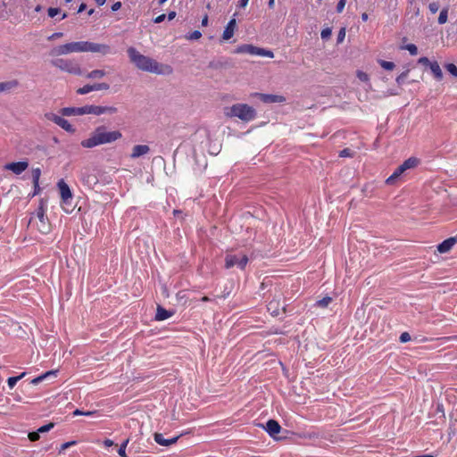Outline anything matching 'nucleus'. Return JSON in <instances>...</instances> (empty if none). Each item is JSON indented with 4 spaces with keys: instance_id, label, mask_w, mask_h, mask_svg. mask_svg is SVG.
<instances>
[{
    "instance_id": "nucleus-48",
    "label": "nucleus",
    "mask_w": 457,
    "mask_h": 457,
    "mask_svg": "<svg viewBox=\"0 0 457 457\" xmlns=\"http://www.w3.org/2000/svg\"><path fill=\"white\" fill-rule=\"evenodd\" d=\"M29 438L30 441H37L39 439V433L37 431H35V432H30L29 434Z\"/></svg>"
},
{
    "instance_id": "nucleus-50",
    "label": "nucleus",
    "mask_w": 457,
    "mask_h": 457,
    "mask_svg": "<svg viewBox=\"0 0 457 457\" xmlns=\"http://www.w3.org/2000/svg\"><path fill=\"white\" fill-rule=\"evenodd\" d=\"M351 155H352L351 150H350V149H347V148H345V149L342 150V151L340 152V154H339V156H340V157H349V156H351Z\"/></svg>"
},
{
    "instance_id": "nucleus-58",
    "label": "nucleus",
    "mask_w": 457,
    "mask_h": 457,
    "mask_svg": "<svg viewBox=\"0 0 457 457\" xmlns=\"http://www.w3.org/2000/svg\"><path fill=\"white\" fill-rule=\"evenodd\" d=\"M104 444L105 446H112L113 445V442L110 439H106Z\"/></svg>"
},
{
    "instance_id": "nucleus-55",
    "label": "nucleus",
    "mask_w": 457,
    "mask_h": 457,
    "mask_svg": "<svg viewBox=\"0 0 457 457\" xmlns=\"http://www.w3.org/2000/svg\"><path fill=\"white\" fill-rule=\"evenodd\" d=\"M120 7H121V4H120V2H116V3H114V4L112 5V10L113 12H116V11H118Z\"/></svg>"
},
{
    "instance_id": "nucleus-14",
    "label": "nucleus",
    "mask_w": 457,
    "mask_h": 457,
    "mask_svg": "<svg viewBox=\"0 0 457 457\" xmlns=\"http://www.w3.org/2000/svg\"><path fill=\"white\" fill-rule=\"evenodd\" d=\"M264 429L268 432V434L274 437L280 432L281 427L278 421L274 420H270L267 421Z\"/></svg>"
},
{
    "instance_id": "nucleus-28",
    "label": "nucleus",
    "mask_w": 457,
    "mask_h": 457,
    "mask_svg": "<svg viewBox=\"0 0 457 457\" xmlns=\"http://www.w3.org/2000/svg\"><path fill=\"white\" fill-rule=\"evenodd\" d=\"M25 372L21 373L20 376L17 377H11L8 378V386L10 388H13L16 383L22 378L25 376Z\"/></svg>"
},
{
    "instance_id": "nucleus-61",
    "label": "nucleus",
    "mask_w": 457,
    "mask_h": 457,
    "mask_svg": "<svg viewBox=\"0 0 457 457\" xmlns=\"http://www.w3.org/2000/svg\"><path fill=\"white\" fill-rule=\"evenodd\" d=\"M86 9V4H81L79 7L78 12H82Z\"/></svg>"
},
{
    "instance_id": "nucleus-44",
    "label": "nucleus",
    "mask_w": 457,
    "mask_h": 457,
    "mask_svg": "<svg viewBox=\"0 0 457 457\" xmlns=\"http://www.w3.org/2000/svg\"><path fill=\"white\" fill-rule=\"evenodd\" d=\"M428 9L432 13H436L439 9L438 4L436 2L430 3L428 5Z\"/></svg>"
},
{
    "instance_id": "nucleus-11",
    "label": "nucleus",
    "mask_w": 457,
    "mask_h": 457,
    "mask_svg": "<svg viewBox=\"0 0 457 457\" xmlns=\"http://www.w3.org/2000/svg\"><path fill=\"white\" fill-rule=\"evenodd\" d=\"M28 167H29V163H28V162H25V161L17 162H10L5 165L6 170H11L14 174H17V175H19V174L22 173L24 170H26Z\"/></svg>"
},
{
    "instance_id": "nucleus-21",
    "label": "nucleus",
    "mask_w": 457,
    "mask_h": 457,
    "mask_svg": "<svg viewBox=\"0 0 457 457\" xmlns=\"http://www.w3.org/2000/svg\"><path fill=\"white\" fill-rule=\"evenodd\" d=\"M430 71L431 72L433 73L434 77L437 79V80H441L443 79V72H442V70L439 66V64L436 62H433L430 66Z\"/></svg>"
},
{
    "instance_id": "nucleus-8",
    "label": "nucleus",
    "mask_w": 457,
    "mask_h": 457,
    "mask_svg": "<svg viewBox=\"0 0 457 457\" xmlns=\"http://www.w3.org/2000/svg\"><path fill=\"white\" fill-rule=\"evenodd\" d=\"M57 187L60 192L62 204L71 206L73 195L69 185L63 179H60L57 182Z\"/></svg>"
},
{
    "instance_id": "nucleus-5",
    "label": "nucleus",
    "mask_w": 457,
    "mask_h": 457,
    "mask_svg": "<svg viewBox=\"0 0 457 457\" xmlns=\"http://www.w3.org/2000/svg\"><path fill=\"white\" fill-rule=\"evenodd\" d=\"M51 64L70 74L82 75V69L80 65L74 60L57 58L52 60Z\"/></svg>"
},
{
    "instance_id": "nucleus-7",
    "label": "nucleus",
    "mask_w": 457,
    "mask_h": 457,
    "mask_svg": "<svg viewBox=\"0 0 457 457\" xmlns=\"http://www.w3.org/2000/svg\"><path fill=\"white\" fill-rule=\"evenodd\" d=\"M248 262V258L245 254H227L225 258V267L230 269L234 266H237L240 269H244Z\"/></svg>"
},
{
    "instance_id": "nucleus-27",
    "label": "nucleus",
    "mask_w": 457,
    "mask_h": 457,
    "mask_svg": "<svg viewBox=\"0 0 457 457\" xmlns=\"http://www.w3.org/2000/svg\"><path fill=\"white\" fill-rule=\"evenodd\" d=\"M448 18V9L444 8L441 10L438 17V23L439 24H445L447 21Z\"/></svg>"
},
{
    "instance_id": "nucleus-59",
    "label": "nucleus",
    "mask_w": 457,
    "mask_h": 457,
    "mask_svg": "<svg viewBox=\"0 0 457 457\" xmlns=\"http://www.w3.org/2000/svg\"><path fill=\"white\" fill-rule=\"evenodd\" d=\"M83 413H84V411H80V410H79V409H77V410H75V411H73V415H74V416L83 415Z\"/></svg>"
},
{
    "instance_id": "nucleus-19",
    "label": "nucleus",
    "mask_w": 457,
    "mask_h": 457,
    "mask_svg": "<svg viewBox=\"0 0 457 457\" xmlns=\"http://www.w3.org/2000/svg\"><path fill=\"white\" fill-rule=\"evenodd\" d=\"M172 312L165 310L164 308L158 306L156 314H155V320H165L172 316Z\"/></svg>"
},
{
    "instance_id": "nucleus-22",
    "label": "nucleus",
    "mask_w": 457,
    "mask_h": 457,
    "mask_svg": "<svg viewBox=\"0 0 457 457\" xmlns=\"http://www.w3.org/2000/svg\"><path fill=\"white\" fill-rule=\"evenodd\" d=\"M106 75V72L104 70L96 69L88 72L86 77L89 79H99Z\"/></svg>"
},
{
    "instance_id": "nucleus-31",
    "label": "nucleus",
    "mask_w": 457,
    "mask_h": 457,
    "mask_svg": "<svg viewBox=\"0 0 457 457\" xmlns=\"http://www.w3.org/2000/svg\"><path fill=\"white\" fill-rule=\"evenodd\" d=\"M129 444V439L125 440L121 445L120 446V449L118 450V453L120 457H128L126 453V448Z\"/></svg>"
},
{
    "instance_id": "nucleus-37",
    "label": "nucleus",
    "mask_w": 457,
    "mask_h": 457,
    "mask_svg": "<svg viewBox=\"0 0 457 457\" xmlns=\"http://www.w3.org/2000/svg\"><path fill=\"white\" fill-rule=\"evenodd\" d=\"M110 88V85L108 83H96L95 84V91L98 90H108Z\"/></svg>"
},
{
    "instance_id": "nucleus-12",
    "label": "nucleus",
    "mask_w": 457,
    "mask_h": 457,
    "mask_svg": "<svg viewBox=\"0 0 457 457\" xmlns=\"http://www.w3.org/2000/svg\"><path fill=\"white\" fill-rule=\"evenodd\" d=\"M92 114L99 116L102 114H113L116 113L118 109L114 106H100L92 104Z\"/></svg>"
},
{
    "instance_id": "nucleus-64",
    "label": "nucleus",
    "mask_w": 457,
    "mask_h": 457,
    "mask_svg": "<svg viewBox=\"0 0 457 457\" xmlns=\"http://www.w3.org/2000/svg\"><path fill=\"white\" fill-rule=\"evenodd\" d=\"M96 411H84L83 415L85 416H92L96 414Z\"/></svg>"
},
{
    "instance_id": "nucleus-60",
    "label": "nucleus",
    "mask_w": 457,
    "mask_h": 457,
    "mask_svg": "<svg viewBox=\"0 0 457 457\" xmlns=\"http://www.w3.org/2000/svg\"><path fill=\"white\" fill-rule=\"evenodd\" d=\"M268 5L270 9L274 8L275 6V0H269Z\"/></svg>"
},
{
    "instance_id": "nucleus-34",
    "label": "nucleus",
    "mask_w": 457,
    "mask_h": 457,
    "mask_svg": "<svg viewBox=\"0 0 457 457\" xmlns=\"http://www.w3.org/2000/svg\"><path fill=\"white\" fill-rule=\"evenodd\" d=\"M332 301V298L329 296H326L320 300H319L316 304L320 307H327Z\"/></svg>"
},
{
    "instance_id": "nucleus-56",
    "label": "nucleus",
    "mask_w": 457,
    "mask_h": 457,
    "mask_svg": "<svg viewBox=\"0 0 457 457\" xmlns=\"http://www.w3.org/2000/svg\"><path fill=\"white\" fill-rule=\"evenodd\" d=\"M249 0H239L238 6L240 8H245L248 4Z\"/></svg>"
},
{
    "instance_id": "nucleus-57",
    "label": "nucleus",
    "mask_w": 457,
    "mask_h": 457,
    "mask_svg": "<svg viewBox=\"0 0 457 457\" xmlns=\"http://www.w3.org/2000/svg\"><path fill=\"white\" fill-rule=\"evenodd\" d=\"M167 17H168L169 21L173 20L176 17V12H174V11L170 12L168 13Z\"/></svg>"
},
{
    "instance_id": "nucleus-23",
    "label": "nucleus",
    "mask_w": 457,
    "mask_h": 457,
    "mask_svg": "<svg viewBox=\"0 0 457 457\" xmlns=\"http://www.w3.org/2000/svg\"><path fill=\"white\" fill-rule=\"evenodd\" d=\"M55 375H56V371H47L45 374L33 378L31 380V384L37 385L40 382H42L45 378H46L47 377H50V376H54V377Z\"/></svg>"
},
{
    "instance_id": "nucleus-29",
    "label": "nucleus",
    "mask_w": 457,
    "mask_h": 457,
    "mask_svg": "<svg viewBox=\"0 0 457 457\" xmlns=\"http://www.w3.org/2000/svg\"><path fill=\"white\" fill-rule=\"evenodd\" d=\"M258 56L273 58L274 57V54L270 50H266L264 48H260L259 47V49H258Z\"/></svg>"
},
{
    "instance_id": "nucleus-6",
    "label": "nucleus",
    "mask_w": 457,
    "mask_h": 457,
    "mask_svg": "<svg viewBox=\"0 0 457 457\" xmlns=\"http://www.w3.org/2000/svg\"><path fill=\"white\" fill-rule=\"evenodd\" d=\"M45 118L47 120H51V121L54 122L56 125H58L59 127H61L62 129H64L67 132H70V133L75 132L74 127L67 120H65L64 118H62V116H60L54 112H46Z\"/></svg>"
},
{
    "instance_id": "nucleus-51",
    "label": "nucleus",
    "mask_w": 457,
    "mask_h": 457,
    "mask_svg": "<svg viewBox=\"0 0 457 457\" xmlns=\"http://www.w3.org/2000/svg\"><path fill=\"white\" fill-rule=\"evenodd\" d=\"M37 218L39 219V220L41 222H44L45 221V212L42 208H40L37 213Z\"/></svg>"
},
{
    "instance_id": "nucleus-17",
    "label": "nucleus",
    "mask_w": 457,
    "mask_h": 457,
    "mask_svg": "<svg viewBox=\"0 0 457 457\" xmlns=\"http://www.w3.org/2000/svg\"><path fill=\"white\" fill-rule=\"evenodd\" d=\"M154 441L160 445H163V446H169L170 445H173L175 444L178 439H179V436H174L170 439H165L163 435L161 434V433H155L154 436Z\"/></svg>"
},
{
    "instance_id": "nucleus-2",
    "label": "nucleus",
    "mask_w": 457,
    "mask_h": 457,
    "mask_svg": "<svg viewBox=\"0 0 457 457\" xmlns=\"http://www.w3.org/2000/svg\"><path fill=\"white\" fill-rule=\"evenodd\" d=\"M128 54L131 62L143 71L154 73L158 75H170L172 73V68L168 64H162L154 59L140 54L136 48L129 47Z\"/></svg>"
},
{
    "instance_id": "nucleus-1",
    "label": "nucleus",
    "mask_w": 457,
    "mask_h": 457,
    "mask_svg": "<svg viewBox=\"0 0 457 457\" xmlns=\"http://www.w3.org/2000/svg\"><path fill=\"white\" fill-rule=\"evenodd\" d=\"M72 53H99L103 55L111 54V47L105 44L89 41H76L54 46L49 54L54 57L66 55Z\"/></svg>"
},
{
    "instance_id": "nucleus-3",
    "label": "nucleus",
    "mask_w": 457,
    "mask_h": 457,
    "mask_svg": "<svg viewBox=\"0 0 457 457\" xmlns=\"http://www.w3.org/2000/svg\"><path fill=\"white\" fill-rule=\"evenodd\" d=\"M122 135L119 130H108L104 126H99L90 134V136L81 141L80 145L84 148H94L96 146L111 144L121 138Z\"/></svg>"
},
{
    "instance_id": "nucleus-35",
    "label": "nucleus",
    "mask_w": 457,
    "mask_h": 457,
    "mask_svg": "<svg viewBox=\"0 0 457 457\" xmlns=\"http://www.w3.org/2000/svg\"><path fill=\"white\" fill-rule=\"evenodd\" d=\"M403 48L411 55H416L418 54V47L414 44H408Z\"/></svg>"
},
{
    "instance_id": "nucleus-39",
    "label": "nucleus",
    "mask_w": 457,
    "mask_h": 457,
    "mask_svg": "<svg viewBox=\"0 0 457 457\" xmlns=\"http://www.w3.org/2000/svg\"><path fill=\"white\" fill-rule=\"evenodd\" d=\"M54 428V424L53 423H48L46 425H44V426H41L38 429H37V432L40 434V433H46V432H48L51 428Z\"/></svg>"
},
{
    "instance_id": "nucleus-24",
    "label": "nucleus",
    "mask_w": 457,
    "mask_h": 457,
    "mask_svg": "<svg viewBox=\"0 0 457 457\" xmlns=\"http://www.w3.org/2000/svg\"><path fill=\"white\" fill-rule=\"evenodd\" d=\"M405 166L408 167V170H411V169H414L416 168L419 163H420V160L416 157H411L409 159H407L406 161L403 162Z\"/></svg>"
},
{
    "instance_id": "nucleus-32",
    "label": "nucleus",
    "mask_w": 457,
    "mask_h": 457,
    "mask_svg": "<svg viewBox=\"0 0 457 457\" xmlns=\"http://www.w3.org/2000/svg\"><path fill=\"white\" fill-rule=\"evenodd\" d=\"M235 30L230 29L229 28L226 27L223 34H222V39L223 40H228L234 36Z\"/></svg>"
},
{
    "instance_id": "nucleus-9",
    "label": "nucleus",
    "mask_w": 457,
    "mask_h": 457,
    "mask_svg": "<svg viewBox=\"0 0 457 457\" xmlns=\"http://www.w3.org/2000/svg\"><path fill=\"white\" fill-rule=\"evenodd\" d=\"M92 104L84 105L81 107H65L61 110V113L64 116H81L86 114H92Z\"/></svg>"
},
{
    "instance_id": "nucleus-46",
    "label": "nucleus",
    "mask_w": 457,
    "mask_h": 457,
    "mask_svg": "<svg viewBox=\"0 0 457 457\" xmlns=\"http://www.w3.org/2000/svg\"><path fill=\"white\" fill-rule=\"evenodd\" d=\"M346 0H339L337 5V12H342L345 6Z\"/></svg>"
},
{
    "instance_id": "nucleus-42",
    "label": "nucleus",
    "mask_w": 457,
    "mask_h": 457,
    "mask_svg": "<svg viewBox=\"0 0 457 457\" xmlns=\"http://www.w3.org/2000/svg\"><path fill=\"white\" fill-rule=\"evenodd\" d=\"M47 12H48V15H49L51 18H54V16H56V15L60 12V9H59V8L50 7V8L47 10Z\"/></svg>"
},
{
    "instance_id": "nucleus-47",
    "label": "nucleus",
    "mask_w": 457,
    "mask_h": 457,
    "mask_svg": "<svg viewBox=\"0 0 457 457\" xmlns=\"http://www.w3.org/2000/svg\"><path fill=\"white\" fill-rule=\"evenodd\" d=\"M63 37V33L62 32H54L53 33L51 36L48 37V40H55V39H58V38H61Z\"/></svg>"
},
{
    "instance_id": "nucleus-62",
    "label": "nucleus",
    "mask_w": 457,
    "mask_h": 457,
    "mask_svg": "<svg viewBox=\"0 0 457 457\" xmlns=\"http://www.w3.org/2000/svg\"><path fill=\"white\" fill-rule=\"evenodd\" d=\"M368 19H369L368 14H367L366 12H363V13L361 14V20H362L363 21H368Z\"/></svg>"
},
{
    "instance_id": "nucleus-10",
    "label": "nucleus",
    "mask_w": 457,
    "mask_h": 457,
    "mask_svg": "<svg viewBox=\"0 0 457 457\" xmlns=\"http://www.w3.org/2000/svg\"><path fill=\"white\" fill-rule=\"evenodd\" d=\"M255 96L265 104H281L286 102V97L281 95L257 93Z\"/></svg>"
},
{
    "instance_id": "nucleus-52",
    "label": "nucleus",
    "mask_w": 457,
    "mask_h": 457,
    "mask_svg": "<svg viewBox=\"0 0 457 457\" xmlns=\"http://www.w3.org/2000/svg\"><path fill=\"white\" fill-rule=\"evenodd\" d=\"M226 27L229 28L230 29L235 30V29H236V19L235 18L231 19L228 21V23L227 24Z\"/></svg>"
},
{
    "instance_id": "nucleus-26",
    "label": "nucleus",
    "mask_w": 457,
    "mask_h": 457,
    "mask_svg": "<svg viewBox=\"0 0 457 457\" xmlns=\"http://www.w3.org/2000/svg\"><path fill=\"white\" fill-rule=\"evenodd\" d=\"M92 91H95V84L94 85H85L84 87H79L77 90V93L79 95H86V94H88V93H90Z\"/></svg>"
},
{
    "instance_id": "nucleus-63",
    "label": "nucleus",
    "mask_w": 457,
    "mask_h": 457,
    "mask_svg": "<svg viewBox=\"0 0 457 457\" xmlns=\"http://www.w3.org/2000/svg\"><path fill=\"white\" fill-rule=\"evenodd\" d=\"M208 24V17L205 16L203 20H202V25L203 26H206Z\"/></svg>"
},
{
    "instance_id": "nucleus-33",
    "label": "nucleus",
    "mask_w": 457,
    "mask_h": 457,
    "mask_svg": "<svg viewBox=\"0 0 457 457\" xmlns=\"http://www.w3.org/2000/svg\"><path fill=\"white\" fill-rule=\"evenodd\" d=\"M379 64L383 69L387 70V71H392L395 68V63L392 62L381 60V61H379Z\"/></svg>"
},
{
    "instance_id": "nucleus-16",
    "label": "nucleus",
    "mask_w": 457,
    "mask_h": 457,
    "mask_svg": "<svg viewBox=\"0 0 457 457\" xmlns=\"http://www.w3.org/2000/svg\"><path fill=\"white\" fill-rule=\"evenodd\" d=\"M406 170H408V167L405 166L404 162H403L394 172L393 174L388 177L386 180V183L387 185H392L395 183V181Z\"/></svg>"
},
{
    "instance_id": "nucleus-13",
    "label": "nucleus",
    "mask_w": 457,
    "mask_h": 457,
    "mask_svg": "<svg viewBox=\"0 0 457 457\" xmlns=\"http://www.w3.org/2000/svg\"><path fill=\"white\" fill-rule=\"evenodd\" d=\"M457 243V236L449 237L438 245L437 250L441 253L449 252L453 246Z\"/></svg>"
},
{
    "instance_id": "nucleus-41",
    "label": "nucleus",
    "mask_w": 457,
    "mask_h": 457,
    "mask_svg": "<svg viewBox=\"0 0 457 457\" xmlns=\"http://www.w3.org/2000/svg\"><path fill=\"white\" fill-rule=\"evenodd\" d=\"M331 36V29L326 28L321 30L320 37L322 39H328Z\"/></svg>"
},
{
    "instance_id": "nucleus-36",
    "label": "nucleus",
    "mask_w": 457,
    "mask_h": 457,
    "mask_svg": "<svg viewBox=\"0 0 457 457\" xmlns=\"http://www.w3.org/2000/svg\"><path fill=\"white\" fill-rule=\"evenodd\" d=\"M445 68L449 73L453 76L457 77V67L453 63H448L445 65Z\"/></svg>"
},
{
    "instance_id": "nucleus-25",
    "label": "nucleus",
    "mask_w": 457,
    "mask_h": 457,
    "mask_svg": "<svg viewBox=\"0 0 457 457\" xmlns=\"http://www.w3.org/2000/svg\"><path fill=\"white\" fill-rule=\"evenodd\" d=\"M41 176V170L39 168H36L32 170L33 186L38 187V182Z\"/></svg>"
},
{
    "instance_id": "nucleus-30",
    "label": "nucleus",
    "mask_w": 457,
    "mask_h": 457,
    "mask_svg": "<svg viewBox=\"0 0 457 457\" xmlns=\"http://www.w3.org/2000/svg\"><path fill=\"white\" fill-rule=\"evenodd\" d=\"M76 444H77L76 441H69V442L62 444L59 448V451H58L59 454H62L66 449L70 448L71 446L75 445Z\"/></svg>"
},
{
    "instance_id": "nucleus-54",
    "label": "nucleus",
    "mask_w": 457,
    "mask_h": 457,
    "mask_svg": "<svg viewBox=\"0 0 457 457\" xmlns=\"http://www.w3.org/2000/svg\"><path fill=\"white\" fill-rule=\"evenodd\" d=\"M358 78L361 79V80H363V81H366L368 80V75L364 72H358Z\"/></svg>"
},
{
    "instance_id": "nucleus-15",
    "label": "nucleus",
    "mask_w": 457,
    "mask_h": 457,
    "mask_svg": "<svg viewBox=\"0 0 457 457\" xmlns=\"http://www.w3.org/2000/svg\"><path fill=\"white\" fill-rule=\"evenodd\" d=\"M150 151V148L146 145H137L132 148V152L130 154V157L132 159L139 158L146 154H148Z\"/></svg>"
},
{
    "instance_id": "nucleus-43",
    "label": "nucleus",
    "mask_w": 457,
    "mask_h": 457,
    "mask_svg": "<svg viewBox=\"0 0 457 457\" xmlns=\"http://www.w3.org/2000/svg\"><path fill=\"white\" fill-rule=\"evenodd\" d=\"M410 340H411V336H410V334H409V333H407V332H403V333H402V334H401V336H400V341H401L402 343H407V342H409Z\"/></svg>"
},
{
    "instance_id": "nucleus-18",
    "label": "nucleus",
    "mask_w": 457,
    "mask_h": 457,
    "mask_svg": "<svg viewBox=\"0 0 457 457\" xmlns=\"http://www.w3.org/2000/svg\"><path fill=\"white\" fill-rule=\"evenodd\" d=\"M258 49L259 47H256L253 45H242L237 48L236 53H245L251 55H258Z\"/></svg>"
},
{
    "instance_id": "nucleus-40",
    "label": "nucleus",
    "mask_w": 457,
    "mask_h": 457,
    "mask_svg": "<svg viewBox=\"0 0 457 457\" xmlns=\"http://www.w3.org/2000/svg\"><path fill=\"white\" fill-rule=\"evenodd\" d=\"M201 37H202V33L198 30H195L190 35H188L187 37V38L190 39V40H196V39H199Z\"/></svg>"
},
{
    "instance_id": "nucleus-4",
    "label": "nucleus",
    "mask_w": 457,
    "mask_h": 457,
    "mask_svg": "<svg viewBox=\"0 0 457 457\" xmlns=\"http://www.w3.org/2000/svg\"><path fill=\"white\" fill-rule=\"evenodd\" d=\"M224 113L229 118H238L244 122L253 120L256 117V111L246 104H236L225 109Z\"/></svg>"
},
{
    "instance_id": "nucleus-20",
    "label": "nucleus",
    "mask_w": 457,
    "mask_h": 457,
    "mask_svg": "<svg viewBox=\"0 0 457 457\" xmlns=\"http://www.w3.org/2000/svg\"><path fill=\"white\" fill-rule=\"evenodd\" d=\"M19 86V82L16 79L1 82L0 83V93L10 91L16 88Z\"/></svg>"
},
{
    "instance_id": "nucleus-49",
    "label": "nucleus",
    "mask_w": 457,
    "mask_h": 457,
    "mask_svg": "<svg viewBox=\"0 0 457 457\" xmlns=\"http://www.w3.org/2000/svg\"><path fill=\"white\" fill-rule=\"evenodd\" d=\"M419 63L420 64H423V65H427V66H430V64L433 62H430L428 60V58L427 57H420L418 61Z\"/></svg>"
},
{
    "instance_id": "nucleus-45",
    "label": "nucleus",
    "mask_w": 457,
    "mask_h": 457,
    "mask_svg": "<svg viewBox=\"0 0 457 457\" xmlns=\"http://www.w3.org/2000/svg\"><path fill=\"white\" fill-rule=\"evenodd\" d=\"M406 78H407V71H406V72H403V73H401V74L396 78V82H397V84L402 85V84L404 82V80H405V79H406Z\"/></svg>"
},
{
    "instance_id": "nucleus-53",
    "label": "nucleus",
    "mask_w": 457,
    "mask_h": 457,
    "mask_svg": "<svg viewBox=\"0 0 457 457\" xmlns=\"http://www.w3.org/2000/svg\"><path fill=\"white\" fill-rule=\"evenodd\" d=\"M166 18V15L165 14H161L159 16H157L154 20V23H161Z\"/></svg>"
},
{
    "instance_id": "nucleus-38",
    "label": "nucleus",
    "mask_w": 457,
    "mask_h": 457,
    "mask_svg": "<svg viewBox=\"0 0 457 457\" xmlns=\"http://www.w3.org/2000/svg\"><path fill=\"white\" fill-rule=\"evenodd\" d=\"M345 28H342L338 34H337V44H341L344 40H345Z\"/></svg>"
}]
</instances>
